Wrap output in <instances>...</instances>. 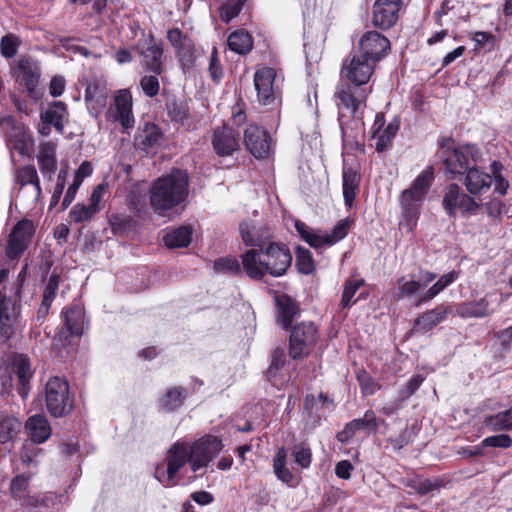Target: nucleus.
Segmentation results:
<instances>
[{"mask_svg":"<svg viewBox=\"0 0 512 512\" xmlns=\"http://www.w3.org/2000/svg\"><path fill=\"white\" fill-rule=\"evenodd\" d=\"M242 241L251 247L241 258L244 273L253 280H262L267 274L281 277L292 264V254L284 243L267 242V237L254 239L246 226L242 228Z\"/></svg>","mask_w":512,"mask_h":512,"instance_id":"obj_1","label":"nucleus"},{"mask_svg":"<svg viewBox=\"0 0 512 512\" xmlns=\"http://www.w3.org/2000/svg\"><path fill=\"white\" fill-rule=\"evenodd\" d=\"M188 193L189 180L187 173L175 169L153 182L149 190L150 204L155 212L163 214L184 202Z\"/></svg>","mask_w":512,"mask_h":512,"instance_id":"obj_2","label":"nucleus"},{"mask_svg":"<svg viewBox=\"0 0 512 512\" xmlns=\"http://www.w3.org/2000/svg\"><path fill=\"white\" fill-rule=\"evenodd\" d=\"M370 92L371 89L368 87L340 81L334 93L339 122L356 121V127H359L360 121H363L366 101Z\"/></svg>","mask_w":512,"mask_h":512,"instance_id":"obj_3","label":"nucleus"},{"mask_svg":"<svg viewBox=\"0 0 512 512\" xmlns=\"http://www.w3.org/2000/svg\"><path fill=\"white\" fill-rule=\"evenodd\" d=\"M434 179L433 167L424 169L412 182L411 186L405 189L400 196L402 210V225L412 231L416 226L420 214V208Z\"/></svg>","mask_w":512,"mask_h":512,"instance_id":"obj_4","label":"nucleus"},{"mask_svg":"<svg viewBox=\"0 0 512 512\" xmlns=\"http://www.w3.org/2000/svg\"><path fill=\"white\" fill-rule=\"evenodd\" d=\"M439 144L440 157L450 179L457 175H465L481 158V152L475 145L455 146L454 140L450 137L441 138Z\"/></svg>","mask_w":512,"mask_h":512,"instance_id":"obj_5","label":"nucleus"},{"mask_svg":"<svg viewBox=\"0 0 512 512\" xmlns=\"http://www.w3.org/2000/svg\"><path fill=\"white\" fill-rule=\"evenodd\" d=\"M45 401L48 412L54 417L67 415L73 408L69 384L60 377H51L45 385Z\"/></svg>","mask_w":512,"mask_h":512,"instance_id":"obj_6","label":"nucleus"},{"mask_svg":"<svg viewBox=\"0 0 512 512\" xmlns=\"http://www.w3.org/2000/svg\"><path fill=\"white\" fill-rule=\"evenodd\" d=\"M318 339V329L312 322L295 325L289 338V356L293 360L306 358L316 346Z\"/></svg>","mask_w":512,"mask_h":512,"instance_id":"obj_7","label":"nucleus"},{"mask_svg":"<svg viewBox=\"0 0 512 512\" xmlns=\"http://www.w3.org/2000/svg\"><path fill=\"white\" fill-rule=\"evenodd\" d=\"M189 445L177 442L168 450L167 468L164 465H158L155 470V478L165 487H172L177 484L176 475L179 470L187 463H190Z\"/></svg>","mask_w":512,"mask_h":512,"instance_id":"obj_8","label":"nucleus"},{"mask_svg":"<svg viewBox=\"0 0 512 512\" xmlns=\"http://www.w3.org/2000/svg\"><path fill=\"white\" fill-rule=\"evenodd\" d=\"M295 228L305 242L318 249L323 246H332L345 238L348 233V222L346 220L338 222L330 233H317L299 220L295 222Z\"/></svg>","mask_w":512,"mask_h":512,"instance_id":"obj_9","label":"nucleus"},{"mask_svg":"<svg viewBox=\"0 0 512 512\" xmlns=\"http://www.w3.org/2000/svg\"><path fill=\"white\" fill-rule=\"evenodd\" d=\"M35 232L34 224L29 219H22L16 223L9 234L5 249L10 260L18 259L28 248Z\"/></svg>","mask_w":512,"mask_h":512,"instance_id":"obj_10","label":"nucleus"},{"mask_svg":"<svg viewBox=\"0 0 512 512\" xmlns=\"http://www.w3.org/2000/svg\"><path fill=\"white\" fill-rule=\"evenodd\" d=\"M190 448V466L193 472L206 467L222 450V443L217 437H203Z\"/></svg>","mask_w":512,"mask_h":512,"instance_id":"obj_11","label":"nucleus"},{"mask_svg":"<svg viewBox=\"0 0 512 512\" xmlns=\"http://www.w3.org/2000/svg\"><path fill=\"white\" fill-rule=\"evenodd\" d=\"M374 72V63L364 57L354 54L350 60H346L341 70L342 81L361 87L370 80Z\"/></svg>","mask_w":512,"mask_h":512,"instance_id":"obj_12","label":"nucleus"},{"mask_svg":"<svg viewBox=\"0 0 512 512\" xmlns=\"http://www.w3.org/2000/svg\"><path fill=\"white\" fill-rule=\"evenodd\" d=\"M390 48V41L377 31L366 32L359 41L358 55L373 62L380 61Z\"/></svg>","mask_w":512,"mask_h":512,"instance_id":"obj_13","label":"nucleus"},{"mask_svg":"<svg viewBox=\"0 0 512 512\" xmlns=\"http://www.w3.org/2000/svg\"><path fill=\"white\" fill-rule=\"evenodd\" d=\"M402 0H376L372 11V24L382 30L393 27L398 19Z\"/></svg>","mask_w":512,"mask_h":512,"instance_id":"obj_14","label":"nucleus"},{"mask_svg":"<svg viewBox=\"0 0 512 512\" xmlns=\"http://www.w3.org/2000/svg\"><path fill=\"white\" fill-rule=\"evenodd\" d=\"M7 368L16 378L18 394L25 399L30 392V381L34 374L30 359L24 354H15L11 357Z\"/></svg>","mask_w":512,"mask_h":512,"instance_id":"obj_15","label":"nucleus"},{"mask_svg":"<svg viewBox=\"0 0 512 512\" xmlns=\"http://www.w3.org/2000/svg\"><path fill=\"white\" fill-rule=\"evenodd\" d=\"M167 39L175 49L176 55L184 68H191L197 58L193 40L179 28H172L167 32Z\"/></svg>","mask_w":512,"mask_h":512,"instance_id":"obj_16","label":"nucleus"},{"mask_svg":"<svg viewBox=\"0 0 512 512\" xmlns=\"http://www.w3.org/2000/svg\"><path fill=\"white\" fill-rule=\"evenodd\" d=\"M503 301L498 300L493 294H486L484 297L462 302L456 307V314L461 318H484L492 315L496 306Z\"/></svg>","mask_w":512,"mask_h":512,"instance_id":"obj_17","label":"nucleus"},{"mask_svg":"<svg viewBox=\"0 0 512 512\" xmlns=\"http://www.w3.org/2000/svg\"><path fill=\"white\" fill-rule=\"evenodd\" d=\"M244 144L249 152L257 159L269 156L271 138L266 130L257 125H249L244 130Z\"/></svg>","mask_w":512,"mask_h":512,"instance_id":"obj_18","label":"nucleus"},{"mask_svg":"<svg viewBox=\"0 0 512 512\" xmlns=\"http://www.w3.org/2000/svg\"><path fill=\"white\" fill-rule=\"evenodd\" d=\"M276 71L271 67L258 69L254 75V86L257 91L258 101L262 105H271L277 98V91L274 86Z\"/></svg>","mask_w":512,"mask_h":512,"instance_id":"obj_19","label":"nucleus"},{"mask_svg":"<svg viewBox=\"0 0 512 512\" xmlns=\"http://www.w3.org/2000/svg\"><path fill=\"white\" fill-rule=\"evenodd\" d=\"M138 52L141 56V65L147 71H150L156 75H160L163 72V47L161 44H157L153 35H150L145 40L144 44H139Z\"/></svg>","mask_w":512,"mask_h":512,"instance_id":"obj_20","label":"nucleus"},{"mask_svg":"<svg viewBox=\"0 0 512 512\" xmlns=\"http://www.w3.org/2000/svg\"><path fill=\"white\" fill-rule=\"evenodd\" d=\"M14 75L19 85L25 87L32 95L40 78V69L37 62L29 57L21 58L14 70Z\"/></svg>","mask_w":512,"mask_h":512,"instance_id":"obj_21","label":"nucleus"},{"mask_svg":"<svg viewBox=\"0 0 512 512\" xmlns=\"http://www.w3.org/2000/svg\"><path fill=\"white\" fill-rule=\"evenodd\" d=\"M239 132L223 126L214 131L213 147L220 156L232 155L239 148Z\"/></svg>","mask_w":512,"mask_h":512,"instance_id":"obj_22","label":"nucleus"},{"mask_svg":"<svg viewBox=\"0 0 512 512\" xmlns=\"http://www.w3.org/2000/svg\"><path fill=\"white\" fill-rule=\"evenodd\" d=\"M339 123L342 133L343 149L350 154L363 151L364 146L361 137L364 133V122L360 121L359 127H356V121Z\"/></svg>","mask_w":512,"mask_h":512,"instance_id":"obj_23","label":"nucleus"},{"mask_svg":"<svg viewBox=\"0 0 512 512\" xmlns=\"http://www.w3.org/2000/svg\"><path fill=\"white\" fill-rule=\"evenodd\" d=\"M68 117L67 106L61 101H54L49 108L41 114V120L43 127L40 133L48 135L49 127L53 126L58 132H62L64 129V121Z\"/></svg>","mask_w":512,"mask_h":512,"instance_id":"obj_24","label":"nucleus"},{"mask_svg":"<svg viewBox=\"0 0 512 512\" xmlns=\"http://www.w3.org/2000/svg\"><path fill=\"white\" fill-rule=\"evenodd\" d=\"M436 278L434 273L428 271H419L418 274H412L410 280L401 278L398 280V289L400 297H411L416 295L421 289L426 287Z\"/></svg>","mask_w":512,"mask_h":512,"instance_id":"obj_25","label":"nucleus"},{"mask_svg":"<svg viewBox=\"0 0 512 512\" xmlns=\"http://www.w3.org/2000/svg\"><path fill=\"white\" fill-rule=\"evenodd\" d=\"M493 183V178L490 174L473 166L464 178V186L471 195H480L487 192Z\"/></svg>","mask_w":512,"mask_h":512,"instance_id":"obj_26","label":"nucleus"},{"mask_svg":"<svg viewBox=\"0 0 512 512\" xmlns=\"http://www.w3.org/2000/svg\"><path fill=\"white\" fill-rule=\"evenodd\" d=\"M114 119L119 121L124 128L134 125L132 116V97L128 90H120L114 100Z\"/></svg>","mask_w":512,"mask_h":512,"instance_id":"obj_27","label":"nucleus"},{"mask_svg":"<svg viewBox=\"0 0 512 512\" xmlns=\"http://www.w3.org/2000/svg\"><path fill=\"white\" fill-rule=\"evenodd\" d=\"M450 313V307L439 305L432 310L423 313L414 324V331L426 333L444 321Z\"/></svg>","mask_w":512,"mask_h":512,"instance_id":"obj_28","label":"nucleus"},{"mask_svg":"<svg viewBox=\"0 0 512 512\" xmlns=\"http://www.w3.org/2000/svg\"><path fill=\"white\" fill-rule=\"evenodd\" d=\"M107 88L97 81L89 82L85 89V101L88 109L97 115L107 104Z\"/></svg>","mask_w":512,"mask_h":512,"instance_id":"obj_29","label":"nucleus"},{"mask_svg":"<svg viewBox=\"0 0 512 512\" xmlns=\"http://www.w3.org/2000/svg\"><path fill=\"white\" fill-rule=\"evenodd\" d=\"M276 304L278 322L284 329L290 328L300 312L298 303L292 297L283 294L276 297Z\"/></svg>","mask_w":512,"mask_h":512,"instance_id":"obj_30","label":"nucleus"},{"mask_svg":"<svg viewBox=\"0 0 512 512\" xmlns=\"http://www.w3.org/2000/svg\"><path fill=\"white\" fill-rule=\"evenodd\" d=\"M37 160L42 176L52 181L57 167L55 145L52 142L41 144Z\"/></svg>","mask_w":512,"mask_h":512,"instance_id":"obj_31","label":"nucleus"},{"mask_svg":"<svg viewBox=\"0 0 512 512\" xmlns=\"http://www.w3.org/2000/svg\"><path fill=\"white\" fill-rule=\"evenodd\" d=\"M166 111L170 120L180 126H190V109L183 98L169 97L166 102Z\"/></svg>","mask_w":512,"mask_h":512,"instance_id":"obj_32","label":"nucleus"},{"mask_svg":"<svg viewBox=\"0 0 512 512\" xmlns=\"http://www.w3.org/2000/svg\"><path fill=\"white\" fill-rule=\"evenodd\" d=\"M30 439L34 443H43L51 435V427L49 421L44 415L36 414L31 416L25 425Z\"/></svg>","mask_w":512,"mask_h":512,"instance_id":"obj_33","label":"nucleus"},{"mask_svg":"<svg viewBox=\"0 0 512 512\" xmlns=\"http://www.w3.org/2000/svg\"><path fill=\"white\" fill-rule=\"evenodd\" d=\"M342 178L344 201L346 206L350 208L354 203L361 177L357 170L344 164Z\"/></svg>","mask_w":512,"mask_h":512,"instance_id":"obj_34","label":"nucleus"},{"mask_svg":"<svg viewBox=\"0 0 512 512\" xmlns=\"http://www.w3.org/2000/svg\"><path fill=\"white\" fill-rule=\"evenodd\" d=\"M162 138L161 129L156 124L145 123L142 131L136 137V142L141 149L149 152L160 145Z\"/></svg>","mask_w":512,"mask_h":512,"instance_id":"obj_35","label":"nucleus"},{"mask_svg":"<svg viewBox=\"0 0 512 512\" xmlns=\"http://www.w3.org/2000/svg\"><path fill=\"white\" fill-rule=\"evenodd\" d=\"M33 140L23 127H13L8 135V146L23 156L31 152Z\"/></svg>","mask_w":512,"mask_h":512,"instance_id":"obj_36","label":"nucleus"},{"mask_svg":"<svg viewBox=\"0 0 512 512\" xmlns=\"http://www.w3.org/2000/svg\"><path fill=\"white\" fill-rule=\"evenodd\" d=\"M192 231L191 226L182 225L178 228L166 231L162 240L164 244L171 249L187 247L192 240Z\"/></svg>","mask_w":512,"mask_h":512,"instance_id":"obj_37","label":"nucleus"},{"mask_svg":"<svg viewBox=\"0 0 512 512\" xmlns=\"http://www.w3.org/2000/svg\"><path fill=\"white\" fill-rule=\"evenodd\" d=\"M16 303L0 293V330L10 336L13 332L10 322L17 318Z\"/></svg>","mask_w":512,"mask_h":512,"instance_id":"obj_38","label":"nucleus"},{"mask_svg":"<svg viewBox=\"0 0 512 512\" xmlns=\"http://www.w3.org/2000/svg\"><path fill=\"white\" fill-rule=\"evenodd\" d=\"M446 482L442 477H434L432 479H423L421 477H415L405 482V485L415 493L426 496L439 491L445 486Z\"/></svg>","mask_w":512,"mask_h":512,"instance_id":"obj_39","label":"nucleus"},{"mask_svg":"<svg viewBox=\"0 0 512 512\" xmlns=\"http://www.w3.org/2000/svg\"><path fill=\"white\" fill-rule=\"evenodd\" d=\"M64 323L71 335L80 336L84 330V310L80 305H73L65 311Z\"/></svg>","mask_w":512,"mask_h":512,"instance_id":"obj_40","label":"nucleus"},{"mask_svg":"<svg viewBox=\"0 0 512 512\" xmlns=\"http://www.w3.org/2000/svg\"><path fill=\"white\" fill-rule=\"evenodd\" d=\"M187 397V390L181 386L170 388L160 398L159 406L165 412H172L181 407Z\"/></svg>","mask_w":512,"mask_h":512,"instance_id":"obj_41","label":"nucleus"},{"mask_svg":"<svg viewBox=\"0 0 512 512\" xmlns=\"http://www.w3.org/2000/svg\"><path fill=\"white\" fill-rule=\"evenodd\" d=\"M21 422L13 416L0 414V443L7 444L12 442L19 433Z\"/></svg>","mask_w":512,"mask_h":512,"instance_id":"obj_42","label":"nucleus"},{"mask_svg":"<svg viewBox=\"0 0 512 512\" xmlns=\"http://www.w3.org/2000/svg\"><path fill=\"white\" fill-rule=\"evenodd\" d=\"M458 277V273L455 271H451L443 276H441L417 301V305H421L422 303H426L436 297L440 292H442L446 287L452 284Z\"/></svg>","mask_w":512,"mask_h":512,"instance_id":"obj_43","label":"nucleus"},{"mask_svg":"<svg viewBox=\"0 0 512 512\" xmlns=\"http://www.w3.org/2000/svg\"><path fill=\"white\" fill-rule=\"evenodd\" d=\"M252 45V37L244 30L235 31L228 37L229 48L238 54L248 53L251 50Z\"/></svg>","mask_w":512,"mask_h":512,"instance_id":"obj_44","label":"nucleus"},{"mask_svg":"<svg viewBox=\"0 0 512 512\" xmlns=\"http://www.w3.org/2000/svg\"><path fill=\"white\" fill-rule=\"evenodd\" d=\"M287 451L284 447L278 448L273 459V469L276 477L283 483L289 484L293 480L292 472L286 467Z\"/></svg>","mask_w":512,"mask_h":512,"instance_id":"obj_45","label":"nucleus"},{"mask_svg":"<svg viewBox=\"0 0 512 512\" xmlns=\"http://www.w3.org/2000/svg\"><path fill=\"white\" fill-rule=\"evenodd\" d=\"M463 194L460 186L456 183H451L446 187L442 205L446 213L453 217L456 214L458 201L460 200V196Z\"/></svg>","mask_w":512,"mask_h":512,"instance_id":"obj_46","label":"nucleus"},{"mask_svg":"<svg viewBox=\"0 0 512 512\" xmlns=\"http://www.w3.org/2000/svg\"><path fill=\"white\" fill-rule=\"evenodd\" d=\"M16 178L21 186L32 184L37 190L38 194L41 193L40 181L34 165H26L17 170Z\"/></svg>","mask_w":512,"mask_h":512,"instance_id":"obj_47","label":"nucleus"},{"mask_svg":"<svg viewBox=\"0 0 512 512\" xmlns=\"http://www.w3.org/2000/svg\"><path fill=\"white\" fill-rule=\"evenodd\" d=\"M356 433L358 430H366L367 432H376L378 429L377 418L373 410H367L363 418H358L348 423Z\"/></svg>","mask_w":512,"mask_h":512,"instance_id":"obj_48","label":"nucleus"},{"mask_svg":"<svg viewBox=\"0 0 512 512\" xmlns=\"http://www.w3.org/2000/svg\"><path fill=\"white\" fill-rule=\"evenodd\" d=\"M214 269L219 273H229L232 275H240L244 272L243 264L235 257H224L214 262Z\"/></svg>","mask_w":512,"mask_h":512,"instance_id":"obj_49","label":"nucleus"},{"mask_svg":"<svg viewBox=\"0 0 512 512\" xmlns=\"http://www.w3.org/2000/svg\"><path fill=\"white\" fill-rule=\"evenodd\" d=\"M484 425L491 431H508L512 429L506 410L486 416L484 418Z\"/></svg>","mask_w":512,"mask_h":512,"instance_id":"obj_50","label":"nucleus"},{"mask_svg":"<svg viewBox=\"0 0 512 512\" xmlns=\"http://www.w3.org/2000/svg\"><path fill=\"white\" fill-rule=\"evenodd\" d=\"M296 266L300 273L310 274L314 271L315 265L310 250L297 247L296 249Z\"/></svg>","mask_w":512,"mask_h":512,"instance_id":"obj_51","label":"nucleus"},{"mask_svg":"<svg viewBox=\"0 0 512 512\" xmlns=\"http://www.w3.org/2000/svg\"><path fill=\"white\" fill-rule=\"evenodd\" d=\"M292 455L294 461L303 469H307L311 465L312 451L307 443L301 442L293 446Z\"/></svg>","mask_w":512,"mask_h":512,"instance_id":"obj_52","label":"nucleus"},{"mask_svg":"<svg viewBox=\"0 0 512 512\" xmlns=\"http://www.w3.org/2000/svg\"><path fill=\"white\" fill-rule=\"evenodd\" d=\"M398 129L399 123L397 121H393L387 125L384 131L377 138L375 148L378 152H383L388 149Z\"/></svg>","mask_w":512,"mask_h":512,"instance_id":"obj_53","label":"nucleus"},{"mask_svg":"<svg viewBox=\"0 0 512 512\" xmlns=\"http://www.w3.org/2000/svg\"><path fill=\"white\" fill-rule=\"evenodd\" d=\"M244 0H228L219 9L221 21L229 23L242 10Z\"/></svg>","mask_w":512,"mask_h":512,"instance_id":"obj_54","label":"nucleus"},{"mask_svg":"<svg viewBox=\"0 0 512 512\" xmlns=\"http://www.w3.org/2000/svg\"><path fill=\"white\" fill-rule=\"evenodd\" d=\"M98 212L99 209H94L88 205L77 203L70 210L69 217L75 223H82L93 218Z\"/></svg>","mask_w":512,"mask_h":512,"instance_id":"obj_55","label":"nucleus"},{"mask_svg":"<svg viewBox=\"0 0 512 512\" xmlns=\"http://www.w3.org/2000/svg\"><path fill=\"white\" fill-rule=\"evenodd\" d=\"M457 209L464 215H476L481 207L473 197L463 192L458 201Z\"/></svg>","mask_w":512,"mask_h":512,"instance_id":"obj_56","label":"nucleus"},{"mask_svg":"<svg viewBox=\"0 0 512 512\" xmlns=\"http://www.w3.org/2000/svg\"><path fill=\"white\" fill-rule=\"evenodd\" d=\"M157 76L156 74L146 75L140 80V86L144 94L150 98L155 97L159 93L160 84Z\"/></svg>","mask_w":512,"mask_h":512,"instance_id":"obj_57","label":"nucleus"},{"mask_svg":"<svg viewBox=\"0 0 512 512\" xmlns=\"http://www.w3.org/2000/svg\"><path fill=\"white\" fill-rule=\"evenodd\" d=\"M363 284V280H348L344 287L341 299V305L344 308H349L352 304L351 300L354 297L358 288Z\"/></svg>","mask_w":512,"mask_h":512,"instance_id":"obj_58","label":"nucleus"},{"mask_svg":"<svg viewBox=\"0 0 512 512\" xmlns=\"http://www.w3.org/2000/svg\"><path fill=\"white\" fill-rule=\"evenodd\" d=\"M512 445V438L508 434H498L486 437L482 446L495 448H509Z\"/></svg>","mask_w":512,"mask_h":512,"instance_id":"obj_59","label":"nucleus"},{"mask_svg":"<svg viewBox=\"0 0 512 512\" xmlns=\"http://www.w3.org/2000/svg\"><path fill=\"white\" fill-rule=\"evenodd\" d=\"M18 39L13 35H6L1 39V53L6 58H12L18 50Z\"/></svg>","mask_w":512,"mask_h":512,"instance_id":"obj_60","label":"nucleus"},{"mask_svg":"<svg viewBox=\"0 0 512 512\" xmlns=\"http://www.w3.org/2000/svg\"><path fill=\"white\" fill-rule=\"evenodd\" d=\"M28 487L27 478L23 475H17L10 484V491L12 497L21 500L24 497L25 491Z\"/></svg>","mask_w":512,"mask_h":512,"instance_id":"obj_61","label":"nucleus"},{"mask_svg":"<svg viewBox=\"0 0 512 512\" xmlns=\"http://www.w3.org/2000/svg\"><path fill=\"white\" fill-rule=\"evenodd\" d=\"M501 168V164L499 162H493L492 163V170L494 174L493 182H494V191L497 192L499 195H505L507 193V190L509 188V182L502 177L497 169Z\"/></svg>","mask_w":512,"mask_h":512,"instance_id":"obj_62","label":"nucleus"},{"mask_svg":"<svg viewBox=\"0 0 512 512\" xmlns=\"http://www.w3.org/2000/svg\"><path fill=\"white\" fill-rule=\"evenodd\" d=\"M59 275L55 271L50 275L43 292V299L53 302L59 288Z\"/></svg>","mask_w":512,"mask_h":512,"instance_id":"obj_63","label":"nucleus"},{"mask_svg":"<svg viewBox=\"0 0 512 512\" xmlns=\"http://www.w3.org/2000/svg\"><path fill=\"white\" fill-rule=\"evenodd\" d=\"M286 363V354L283 348H276L271 356V364L268 369V374L273 376L277 370L282 368Z\"/></svg>","mask_w":512,"mask_h":512,"instance_id":"obj_64","label":"nucleus"}]
</instances>
